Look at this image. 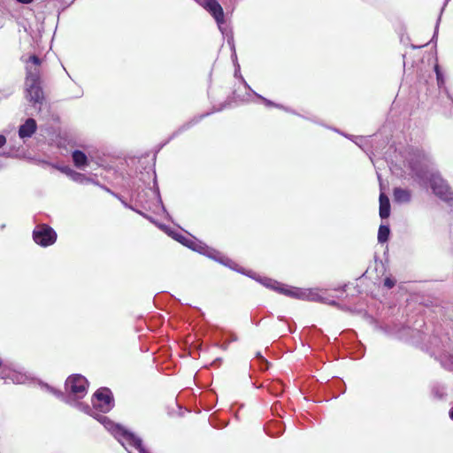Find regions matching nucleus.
Masks as SVG:
<instances>
[{
    "label": "nucleus",
    "instance_id": "f257e3e1",
    "mask_svg": "<svg viewBox=\"0 0 453 453\" xmlns=\"http://www.w3.org/2000/svg\"><path fill=\"white\" fill-rule=\"evenodd\" d=\"M200 255H204L222 265H224L226 267H229L230 269L234 271H237L242 274H246L250 278L255 279L256 280L259 281L262 285L265 287L273 289L280 294H283L287 296H290L296 299L301 300H307V301H312V302H320L324 303H327L329 305L335 306L337 305L336 302L334 300H329L326 297H324L320 291L318 289H302L294 287H288L287 285H283L278 281H275L269 278H262V277H255V273L249 271L246 272L244 269L238 266V265L231 260L230 258L226 257L223 254H221L219 251L208 247L206 244L202 243L200 242Z\"/></svg>",
    "mask_w": 453,
    "mask_h": 453
},
{
    "label": "nucleus",
    "instance_id": "f03ea898",
    "mask_svg": "<svg viewBox=\"0 0 453 453\" xmlns=\"http://www.w3.org/2000/svg\"><path fill=\"white\" fill-rule=\"evenodd\" d=\"M93 414L97 419L128 451V453H150L142 445L141 438L119 424H115L109 418L98 414L96 411L102 413L110 411L113 406V397L111 390L107 388H102L96 391L91 398Z\"/></svg>",
    "mask_w": 453,
    "mask_h": 453
},
{
    "label": "nucleus",
    "instance_id": "7ed1b4c3",
    "mask_svg": "<svg viewBox=\"0 0 453 453\" xmlns=\"http://www.w3.org/2000/svg\"><path fill=\"white\" fill-rule=\"evenodd\" d=\"M88 381L84 376L81 374H73L65 380V395L54 389H51V391L57 396L62 397L67 404L75 407L88 415H94L90 406L81 402L88 393Z\"/></svg>",
    "mask_w": 453,
    "mask_h": 453
},
{
    "label": "nucleus",
    "instance_id": "20e7f679",
    "mask_svg": "<svg viewBox=\"0 0 453 453\" xmlns=\"http://www.w3.org/2000/svg\"><path fill=\"white\" fill-rule=\"evenodd\" d=\"M40 58L33 55L29 57L26 67V97L29 102L33 103L35 106L37 104L41 105L43 101V92L40 86Z\"/></svg>",
    "mask_w": 453,
    "mask_h": 453
},
{
    "label": "nucleus",
    "instance_id": "39448f33",
    "mask_svg": "<svg viewBox=\"0 0 453 453\" xmlns=\"http://www.w3.org/2000/svg\"><path fill=\"white\" fill-rule=\"evenodd\" d=\"M411 167L415 172L420 185L426 186L429 183L436 196L446 202H453V191L437 172L428 169L417 170L412 165Z\"/></svg>",
    "mask_w": 453,
    "mask_h": 453
},
{
    "label": "nucleus",
    "instance_id": "423d86ee",
    "mask_svg": "<svg viewBox=\"0 0 453 453\" xmlns=\"http://www.w3.org/2000/svg\"><path fill=\"white\" fill-rule=\"evenodd\" d=\"M200 6L215 20L222 35L226 34L225 12L218 0H200Z\"/></svg>",
    "mask_w": 453,
    "mask_h": 453
},
{
    "label": "nucleus",
    "instance_id": "0eeeda50",
    "mask_svg": "<svg viewBox=\"0 0 453 453\" xmlns=\"http://www.w3.org/2000/svg\"><path fill=\"white\" fill-rule=\"evenodd\" d=\"M33 239L36 244L48 247L55 243L57 233L47 225H39L33 231Z\"/></svg>",
    "mask_w": 453,
    "mask_h": 453
},
{
    "label": "nucleus",
    "instance_id": "6e6552de",
    "mask_svg": "<svg viewBox=\"0 0 453 453\" xmlns=\"http://www.w3.org/2000/svg\"><path fill=\"white\" fill-rule=\"evenodd\" d=\"M37 124L36 121L29 118L27 119L24 124H22L19 128V136L20 139L30 138L36 131Z\"/></svg>",
    "mask_w": 453,
    "mask_h": 453
},
{
    "label": "nucleus",
    "instance_id": "1a4fd4ad",
    "mask_svg": "<svg viewBox=\"0 0 453 453\" xmlns=\"http://www.w3.org/2000/svg\"><path fill=\"white\" fill-rule=\"evenodd\" d=\"M394 199L399 203H409L411 199V193L408 189L396 188L394 190Z\"/></svg>",
    "mask_w": 453,
    "mask_h": 453
},
{
    "label": "nucleus",
    "instance_id": "9d476101",
    "mask_svg": "<svg viewBox=\"0 0 453 453\" xmlns=\"http://www.w3.org/2000/svg\"><path fill=\"white\" fill-rule=\"evenodd\" d=\"M72 158H73L74 165L81 169L84 168L88 164L87 155L79 150L73 151Z\"/></svg>",
    "mask_w": 453,
    "mask_h": 453
},
{
    "label": "nucleus",
    "instance_id": "9b49d317",
    "mask_svg": "<svg viewBox=\"0 0 453 453\" xmlns=\"http://www.w3.org/2000/svg\"><path fill=\"white\" fill-rule=\"evenodd\" d=\"M390 213V203L388 197L384 194L380 195V216L381 219H387Z\"/></svg>",
    "mask_w": 453,
    "mask_h": 453
},
{
    "label": "nucleus",
    "instance_id": "f8f14e48",
    "mask_svg": "<svg viewBox=\"0 0 453 453\" xmlns=\"http://www.w3.org/2000/svg\"><path fill=\"white\" fill-rule=\"evenodd\" d=\"M4 377H6V379H9L10 380L16 384H23L28 380V377L26 373L15 370L12 371L11 373L4 374Z\"/></svg>",
    "mask_w": 453,
    "mask_h": 453
},
{
    "label": "nucleus",
    "instance_id": "ddd939ff",
    "mask_svg": "<svg viewBox=\"0 0 453 453\" xmlns=\"http://www.w3.org/2000/svg\"><path fill=\"white\" fill-rule=\"evenodd\" d=\"M389 227L385 225H381L378 231V242L380 243H384L388 241L389 236Z\"/></svg>",
    "mask_w": 453,
    "mask_h": 453
},
{
    "label": "nucleus",
    "instance_id": "4468645a",
    "mask_svg": "<svg viewBox=\"0 0 453 453\" xmlns=\"http://www.w3.org/2000/svg\"><path fill=\"white\" fill-rule=\"evenodd\" d=\"M167 234L181 244H183L184 241H188V235L182 234L175 230H169Z\"/></svg>",
    "mask_w": 453,
    "mask_h": 453
},
{
    "label": "nucleus",
    "instance_id": "2eb2a0df",
    "mask_svg": "<svg viewBox=\"0 0 453 453\" xmlns=\"http://www.w3.org/2000/svg\"><path fill=\"white\" fill-rule=\"evenodd\" d=\"M183 245L194 251H197V243L193 237L188 236V241H184Z\"/></svg>",
    "mask_w": 453,
    "mask_h": 453
},
{
    "label": "nucleus",
    "instance_id": "dca6fc26",
    "mask_svg": "<svg viewBox=\"0 0 453 453\" xmlns=\"http://www.w3.org/2000/svg\"><path fill=\"white\" fill-rule=\"evenodd\" d=\"M255 94L256 96H257L258 98H260L265 104L266 106H269V107H278V108H280L282 109L283 107L281 105H279V104H274L273 102L263 97L262 96L257 94L256 92H253Z\"/></svg>",
    "mask_w": 453,
    "mask_h": 453
},
{
    "label": "nucleus",
    "instance_id": "f3484780",
    "mask_svg": "<svg viewBox=\"0 0 453 453\" xmlns=\"http://www.w3.org/2000/svg\"><path fill=\"white\" fill-rule=\"evenodd\" d=\"M68 171L70 172V177L75 181H79L83 177L81 173H77L72 169H68Z\"/></svg>",
    "mask_w": 453,
    "mask_h": 453
},
{
    "label": "nucleus",
    "instance_id": "a211bd4d",
    "mask_svg": "<svg viewBox=\"0 0 453 453\" xmlns=\"http://www.w3.org/2000/svg\"><path fill=\"white\" fill-rule=\"evenodd\" d=\"M395 285V280L394 279H391L389 277L386 278L384 280V287L390 289Z\"/></svg>",
    "mask_w": 453,
    "mask_h": 453
},
{
    "label": "nucleus",
    "instance_id": "6ab92c4d",
    "mask_svg": "<svg viewBox=\"0 0 453 453\" xmlns=\"http://www.w3.org/2000/svg\"><path fill=\"white\" fill-rule=\"evenodd\" d=\"M227 42L230 44L231 46V49L233 50V54H232V58L236 60V53H235V50H234V39H233V36L231 35L228 39H227Z\"/></svg>",
    "mask_w": 453,
    "mask_h": 453
},
{
    "label": "nucleus",
    "instance_id": "aec40b11",
    "mask_svg": "<svg viewBox=\"0 0 453 453\" xmlns=\"http://www.w3.org/2000/svg\"><path fill=\"white\" fill-rule=\"evenodd\" d=\"M435 73H436V76H437L438 85L441 87L443 83V80H442L441 73L439 70L438 65H435Z\"/></svg>",
    "mask_w": 453,
    "mask_h": 453
},
{
    "label": "nucleus",
    "instance_id": "412c9836",
    "mask_svg": "<svg viewBox=\"0 0 453 453\" xmlns=\"http://www.w3.org/2000/svg\"><path fill=\"white\" fill-rule=\"evenodd\" d=\"M434 394L439 397V398H441L444 395V392H443V388H441V390H437L436 388H434Z\"/></svg>",
    "mask_w": 453,
    "mask_h": 453
},
{
    "label": "nucleus",
    "instance_id": "4be33fe9",
    "mask_svg": "<svg viewBox=\"0 0 453 453\" xmlns=\"http://www.w3.org/2000/svg\"><path fill=\"white\" fill-rule=\"evenodd\" d=\"M6 143V137L3 134H0V148H2Z\"/></svg>",
    "mask_w": 453,
    "mask_h": 453
},
{
    "label": "nucleus",
    "instance_id": "5701e85b",
    "mask_svg": "<svg viewBox=\"0 0 453 453\" xmlns=\"http://www.w3.org/2000/svg\"><path fill=\"white\" fill-rule=\"evenodd\" d=\"M16 2L22 4H29L34 2V0H15Z\"/></svg>",
    "mask_w": 453,
    "mask_h": 453
},
{
    "label": "nucleus",
    "instance_id": "b1692460",
    "mask_svg": "<svg viewBox=\"0 0 453 453\" xmlns=\"http://www.w3.org/2000/svg\"><path fill=\"white\" fill-rule=\"evenodd\" d=\"M440 19H441V18L439 17V19H438V20H437V23H436V26H435L434 35V36H433V39H432V40H434V39L435 38L436 35H437Z\"/></svg>",
    "mask_w": 453,
    "mask_h": 453
},
{
    "label": "nucleus",
    "instance_id": "393cba45",
    "mask_svg": "<svg viewBox=\"0 0 453 453\" xmlns=\"http://www.w3.org/2000/svg\"><path fill=\"white\" fill-rule=\"evenodd\" d=\"M156 196H157V202H158L159 203H161V206H163V205H162L161 199H160V197H159V194H158V190H157V191H156ZM162 209H163V210H165V209H164V207H162Z\"/></svg>",
    "mask_w": 453,
    "mask_h": 453
},
{
    "label": "nucleus",
    "instance_id": "a878e982",
    "mask_svg": "<svg viewBox=\"0 0 453 453\" xmlns=\"http://www.w3.org/2000/svg\"><path fill=\"white\" fill-rule=\"evenodd\" d=\"M68 169H70V168L64 167V168H62V172L70 176V172L68 171Z\"/></svg>",
    "mask_w": 453,
    "mask_h": 453
},
{
    "label": "nucleus",
    "instance_id": "bb28decb",
    "mask_svg": "<svg viewBox=\"0 0 453 453\" xmlns=\"http://www.w3.org/2000/svg\"><path fill=\"white\" fill-rule=\"evenodd\" d=\"M236 340H237V337H236L235 335H232V336L230 337V340H229V341H227V342H226V344H228V342H229L230 341L234 342V341H236Z\"/></svg>",
    "mask_w": 453,
    "mask_h": 453
},
{
    "label": "nucleus",
    "instance_id": "cd10ccee",
    "mask_svg": "<svg viewBox=\"0 0 453 453\" xmlns=\"http://www.w3.org/2000/svg\"><path fill=\"white\" fill-rule=\"evenodd\" d=\"M449 417L453 420V407L449 411Z\"/></svg>",
    "mask_w": 453,
    "mask_h": 453
},
{
    "label": "nucleus",
    "instance_id": "c85d7f7f",
    "mask_svg": "<svg viewBox=\"0 0 453 453\" xmlns=\"http://www.w3.org/2000/svg\"><path fill=\"white\" fill-rule=\"evenodd\" d=\"M245 86L251 90V88L249 87L248 83L245 82Z\"/></svg>",
    "mask_w": 453,
    "mask_h": 453
},
{
    "label": "nucleus",
    "instance_id": "c756f323",
    "mask_svg": "<svg viewBox=\"0 0 453 453\" xmlns=\"http://www.w3.org/2000/svg\"><path fill=\"white\" fill-rule=\"evenodd\" d=\"M4 227H5V225H4V224L1 226V228H2V229H4Z\"/></svg>",
    "mask_w": 453,
    "mask_h": 453
},
{
    "label": "nucleus",
    "instance_id": "7c9ffc66",
    "mask_svg": "<svg viewBox=\"0 0 453 453\" xmlns=\"http://www.w3.org/2000/svg\"><path fill=\"white\" fill-rule=\"evenodd\" d=\"M2 167H3V164H2V163H0V168H2Z\"/></svg>",
    "mask_w": 453,
    "mask_h": 453
},
{
    "label": "nucleus",
    "instance_id": "2f4dec72",
    "mask_svg": "<svg viewBox=\"0 0 453 453\" xmlns=\"http://www.w3.org/2000/svg\"><path fill=\"white\" fill-rule=\"evenodd\" d=\"M448 1H449V0H446V3H445V4H446L448 3Z\"/></svg>",
    "mask_w": 453,
    "mask_h": 453
},
{
    "label": "nucleus",
    "instance_id": "473e14b6",
    "mask_svg": "<svg viewBox=\"0 0 453 453\" xmlns=\"http://www.w3.org/2000/svg\"><path fill=\"white\" fill-rule=\"evenodd\" d=\"M196 2H198V0H195Z\"/></svg>",
    "mask_w": 453,
    "mask_h": 453
}]
</instances>
